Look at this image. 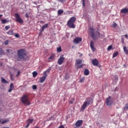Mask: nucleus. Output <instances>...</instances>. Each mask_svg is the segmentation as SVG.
<instances>
[{
	"label": "nucleus",
	"instance_id": "de8ad7c7",
	"mask_svg": "<svg viewBox=\"0 0 128 128\" xmlns=\"http://www.w3.org/2000/svg\"><path fill=\"white\" fill-rule=\"evenodd\" d=\"M30 124L28 122L27 124V125L26 126V128H28V126H30Z\"/></svg>",
	"mask_w": 128,
	"mask_h": 128
},
{
	"label": "nucleus",
	"instance_id": "72a5a7b5",
	"mask_svg": "<svg viewBox=\"0 0 128 128\" xmlns=\"http://www.w3.org/2000/svg\"><path fill=\"white\" fill-rule=\"evenodd\" d=\"M84 82V78H82L80 80V82Z\"/></svg>",
	"mask_w": 128,
	"mask_h": 128
},
{
	"label": "nucleus",
	"instance_id": "09e8293b",
	"mask_svg": "<svg viewBox=\"0 0 128 128\" xmlns=\"http://www.w3.org/2000/svg\"><path fill=\"white\" fill-rule=\"evenodd\" d=\"M122 44H124V38H122Z\"/></svg>",
	"mask_w": 128,
	"mask_h": 128
},
{
	"label": "nucleus",
	"instance_id": "c85d7f7f",
	"mask_svg": "<svg viewBox=\"0 0 128 128\" xmlns=\"http://www.w3.org/2000/svg\"><path fill=\"white\" fill-rule=\"evenodd\" d=\"M57 52H62V47L59 46L58 48H57Z\"/></svg>",
	"mask_w": 128,
	"mask_h": 128
},
{
	"label": "nucleus",
	"instance_id": "2f4dec72",
	"mask_svg": "<svg viewBox=\"0 0 128 128\" xmlns=\"http://www.w3.org/2000/svg\"><path fill=\"white\" fill-rule=\"evenodd\" d=\"M28 122H30V124H32V122H34V119L28 120Z\"/></svg>",
	"mask_w": 128,
	"mask_h": 128
},
{
	"label": "nucleus",
	"instance_id": "5701e85b",
	"mask_svg": "<svg viewBox=\"0 0 128 128\" xmlns=\"http://www.w3.org/2000/svg\"><path fill=\"white\" fill-rule=\"evenodd\" d=\"M2 24H6V22H8V20L4 19H0Z\"/></svg>",
	"mask_w": 128,
	"mask_h": 128
},
{
	"label": "nucleus",
	"instance_id": "6ab92c4d",
	"mask_svg": "<svg viewBox=\"0 0 128 128\" xmlns=\"http://www.w3.org/2000/svg\"><path fill=\"white\" fill-rule=\"evenodd\" d=\"M1 82L2 84H8V82L6 80V79L2 77L1 78Z\"/></svg>",
	"mask_w": 128,
	"mask_h": 128
},
{
	"label": "nucleus",
	"instance_id": "20e7f679",
	"mask_svg": "<svg viewBox=\"0 0 128 128\" xmlns=\"http://www.w3.org/2000/svg\"><path fill=\"white\" fill-rule=\"evenodd\" d=\"M21 102L23 104H25V106H30V102L28 100V96L26 94L23 95V96L21 98Z\"/></svg>",
	"mask_w": 128,
	"mask_h": 128
},
{
	"label": "nucleus",
	"instance_id": "dca6fc26",
	"mask_svg": "<svg viewBox=\"0 0 128 128\" xmlns=\"http://www.w3.org/2000/svg\"><path fill=\"white\" fill-rule=\"evenodd\" d=\"M46 79V77L42 76V77L40 78V84H42V82H44V81Z\"/></svg>",
	"mask_w": 128,
	"mask_h": 128
},
{
	"label": "nucleus",
	"instance_id": "4be33fe9",
	"mask_svg": "<svg viewBox=\"0 0 128 128\" xmlns=\"http://www.w3.org/2000/svg\"><path fill=\"white\" fill-rule=\"evenodd\" d=\"M63 12H64L63 10H58V16H60V14H63Z\"/></svg>",
	"mask_w": 128,
	"mask_h": 128
},
{
	"label": "nucleus",
	"instance_id": "6e6552de",
	"mask_svg": "<svg viewBox=\"0 0 128 128\" xmlns=\"http://www.w3.org/2000/svg\"><path fill=\"white\" fill-rule=\"evenodd\" d=\"M56 58L54 57V54H52L49 58H48L47 62H54Z\"/></svg>",
	"mask_w": 128,
	"mask_h": 128
},
{
	"label": "nucleus",
	"instance_id": "2eb2a0df",
	"mask_svg": "<svg viewBox=\"0 0 128 128\" xmlns=\"http://www.w3.org/2000/svg\"><path fill=\"white\" fill-rule=\"evenodd\" d=\"M92 64L93 66H98V61L96 59L93 60H92Z\"/></svg>",
	"mask_w": 128,
	"mask_h": 128
},
{
	"label": "nucleus",
	"instance_id": "37998d69",
	"mask_svg": "<svg viewBox=\"0 0 128 128\" xmlns=\"http://www.w3.org/2000/svg\"><path fill=\"white\" fill-rule=\"evenodd\" d=\"M20 74V71L18 70L17 72V74L16 75V76H19Z\"/></svg>",
	"mask_w": 128,
	"mask_h": 128
},
{
	"label": "nucleus",
	"instance_id": "ea45409f",
	"mask_svg": "<svg viewBox=\"0 0 128 128\" xmlns=\"http://www.w3.org/2000/svg\"><path fill=\"white\" fill-rule=\"evenodd\" d=\"M14 36L15 38H20V35H18V34H14Z\"/></svg>",
	"mask_w": 128,
	"mask_h": 128
},
{
	"label": "nucleus",
	"instance_id": "f704fd0d",
	"mask_svg": "<svg viewBox=\"0 0 128 128\" xmlns=\"http://www.w3.org/2000/svg\"><path fill=\"white\" fill-rule=\"evenodd\" d=\"M4 44H5V46H8V40H6L4 42Z\"/></svg>",
	"mask_w": 128,
	"mask_h": 128
},
{
	"label": "nucleus",
	"instance_id": "13d9d810",
	"mask_svg": "<svg viewBox=\"0 0 128 128\" xmlns=\"http://www.w3.org/2000/svg\"><path fill=\"white\" fill-rule=\"evenodd\" d=\"M80 56H82V54H81Z\"/></svg>",
	"mask_w": 128,
	"mask_h": 128
},
{
	"label": "nucleus",
	"instance_id": "f3484780",
	"mask_svg": "<svg viewBox=\"0 0 128 128\" xmlns=\"http://www.w3.org/2000/svg\"><path fill=\"white\" fill-rule=\"evenodd\" d=\"M123 50H124V52L126 54H128V48L126 46H124L123 47Z\"/></svg>",
	"mask_w": 128,
	"mask_h": 128
},
{
	"label": "nucleus",
	"instance_id": "412c9836",
	"mask_svg": "<svg viewBox=\"0 0 128 128\" xmlns=\"http://www.w3.org/2000/svg\"><path fill=\"white\" fill-rule=\"evenodd\" d=\"M7 34L10 36H12V34H14V31L12 30H10L8 32H7Z\"/></svg>",
	"mask_w": 128,
	"mask_h": 128
},
{
	"label": "nucleus",
	"instance_id": "864d4df0",
	"mask_svg": "<svg viewBox=\"0 0 128 128\" xmlns=\"http://www.w3.org/2000/svg\"><path fill=\"white\" fill-rule=\"evenodd\" d=\"M2 16V14H0V20H2V18H0Z\"/></svg>",
	"mask_w": 128,
	"mask_h": 128
},
{
	"label": "nucleus",
	"instance_id": "393cba45",
	"mask_svg": "<svg viewBox=\"0 0 128 128\" xmlns=\"http://www.w3.org/2000/svg\"><path fill=\"white\" fill-rule=\"evenodd\" d=\"M118 52H116L115 53H114L112 56L113 58H116V56H118Z\"/></svg>",
	"mask_w": 128,
	"mask_h": 128
},
{
	"label": "nucleus",
	"instance_id": "603ef678",
	"mask_svg": "<svg viewBox=\"0 0 128 128\" xmlns=\"http://www.w3.org/2000/svg\"><path fill=\"white\" fill-rule=\"evenodd\" d=\"M65 78H66V80H68V75L66 76Z\"/></svg>",
	"mask_w": 128,
	"mask_h": 128
},
{
	"label": "nucleus",
	"instance_id": "0eeeda50",
	"mask_svg": "<svg viewBox=\"0 0 128 128\" xmlns=\"http://www.w3.org/2000/svg\"><path fill=\"white\" fill-rule=\"evenodd\" d=\"M15 18L16 22H17L21 24H24V20H22V19L20 18V14H15Z\"/></svg>",
	"mask_w": 128,
	"mask_h": 128
},
{
	"label": "nucleus",
	"instance_id": "7ed1b4c3",
	"mask_svg": "<svg viewBox=\"0 0 128 128\" xmlns=\"http://www.w3.org/2000/svg\"><path fill=\"white\" fill-rule=\"evenodd\" d=\"M76 17L71 18L67 23L68 28H74L76 26H74V24L76 22Z\"/></svg>",
	"mask_w": 128,
	"mask_h": 128
},
{
	"label": "nucleus",
	"instance_id": "c9c22d12",
	"mask_svg": "<svg viewBox=\"0 0 128 128\" xmlns=\"http://www.w3.org/2000/svg\"><path fill=\"white\" fill-rule=\"evenodd\" d=\"M14 84L11 83L10 84V88H12L14 90Z\"/></svg>",
	"mask_w": 128,
	"mask_h": 128
},
{
	"label": "nucleus",
	"instance_id": "4c0bfd02",
	"mask_svg": "<svg viewBox=\"0 0 128 128\" xmlns=\"http://www.w3.org/2000/svg\"><path fill=\"white\" fill-rule=\"evenodd\" d=\"M112 48V46H110L108 48V50H110Z\"/></svg>",
	"mask_w": 128,
	"mask_h": 128
},
{
	"label": "nucleus",
	"instance_id": "052dcab7",
	"mask_svg": "<svg viewBox=\"0 0 128 128\" xmlns=\"http://www.w3.org/2000/svg\"><path fill=\"white\" fill-rule=\"evenodd\" d=\"M2 122V120H0V122Z\"/></svg>",
	"mask_w": 128,
	"mask_h": 128
},
{
	"label": "nucleus",
	"instance_id": "6e6d98bb",
	"mask_svg": "<svg viewBox=\"0 0 128 128\" xmlns=\"http://www.w3.org/2000/svg\"><path fill=\"white\" fill-rule=\"evenodd\" d=\"M71 102V104H72V102Z\"/></svg>",
	"mask_w": 128,
	"mask_h": 128
},
{
	"label": "nucleus",
	"instance_id": "8fccbe9b",
	"mask_svg": "<svg viewBox=\"0 0 128 128\" xmlns=\"http://www.w3.org/2000/svg\"><path fill=\"white\" fill-rule=\"evenodd\" d=\"M124 37H125L126 38L128 39V34H125V35H124Z\"/></svg>",
	"mask_w": 128,
	"mask_h": 128
},
{
	"label": "nucleus",
	"instance_id": "b1692460",
	"mask_svg": "<svg viewBox=\"0 0 128 128\" xmlns=\"http://www.w3.org/2000/svg\"><path fill=\"white\" fill-rule=\"evenodd\" d=\"M76 63L77 64H80L82 63V60H76Z\"/></svg>",
	"mask_w": 128,
	"mask_h": 128
},
{
	"label": "nucleus",
	"instance_id": "c756f323",
	"mask_svg": "<svg viewBox=\"0 0 128 128\" xmlns=\"http://www.w3.org/2000/svg\"><path fill=\"white\" fill-rule=\"evenodd\" d=\"M32 74H33L34 78H36V76H38V72H32Z\"/></svg>",
	"mask_w": 128,
	"mask_h": 128
},
{
	"label": "nucleus",
	"instance_id": "a19ab883",
	"mask_svg": "<svg viewBox=\"0 0 128 128\" xmlns=\"http://www.w3.org/2000/svg\"><path fill=\"white\" fill-rule=\"evenodd\" d=\"M32 88L33 90H36V88H37V87L36 85H33Z\"/></svg>",
	"mask_w": 128,
	"mask_h": 128
},
{
	"label": "nucleus",
	"instance_id": "f257e3e1",
	"mask_svg": "<svg viewBox=\"0 0 128 128\" xmlns=\"http://www.w3.org/2000/svg\"><path fill=\"white\" fill-rule=\"evenodd\" d=\"M90 104H92V98H86L84 102L82 105L81 106L80 110L81 112H83L84 110Z\"/></svg>",
	"mask_w": 128,
	"mask_h": 128
},
{
	"label": "nucleus",
	"instance_id": "79ce46f5",
	"mask_svg": "<svg viewBox=\"0 0 128 128\" xmlns=\"http://www.w3.org/2000/svg\"><path fill=\"white\" fill-rule=\"evenodd\" d=\"M10 26H6L5 27L6 30H10Z\"/></svg>",
	"mask_w": 128,
	"mask_h": 128
},
{
	"label": "nucleus",
	"instance_id": "49530a36",
	"mask_svg": "<svg viewBox=\"0 0 128 128\" xmlns=\"http://www.w3.org/2000/svg\"><path fill=\"white\" fill-rule=\"evenodd\" d=\"M78 68H82V65H79L77 66Z\"/></svg>",
	"mask_w": 128,
	"mask_h": 128
},
{
	"label": "nucleus",
	"instance_id": "9b49d317",
	"mask_svg": "<svg viewBox=\"0 0 128 128\" xmlns=\"http://www.w3.org/2000/svg\"><path fill=\"white\" fill-rule=\"evenodd\" d=\"M82 120H78L76 122L75 126L76 128H79V126H80L82 124Z\"/></svg>",
	"mask_w": 128,
	"mask_h": 128
},
{
	"label": "nucleus",
	"instance_id": "a878e982",
	"mask_svg": "<svg viewBox=\"0 0 128 128\" xmlns=\"http://www.w3.org/2000/svg\"><path fill=\"white\" fill-rule=\"evenodd\" d=\"M117 26H118V24H116V23L114 22L112 26V28H116Z\"/></svg>",
	"mask_w": 128,
	"mask_h": 128
},
{
	"label": "nucleus",
	"instance_id": "bb28decb",
	"mask_svg": "<svg viewBox=\"0 0 128 128\" xmlns=\"http://www.w3.org/2000/svg\"><path fill=\"white\" fill-rule=\"evenodd\" d=\"M9 122V120H3V121L1 122V124H6V122Z\"/></svg>",
	"mask_w": 128,
	"mask_h": 128
},
{
	"label": "nucleus",
	"instance_id": "1a4fd4ad",
	"mask_svg": "<svg viewBox=\"0 0 128 128\" xmlns=\"http://www.w3.org/2000/svg\"><path fill=\"white\" fill-rule=\"evenodd\" d=\"M66 58L64 57V56H60L59 59L58 60V64L59 66L62 65V64H64V62Z\"/></svg>",
	"mask_w": 128,
	"mask_h": 128
},
{
	"label": "nucleus",
	"instance_id": "423d86ee",
	"mask_svg": "<svg viewBox=\"0 0 128 128\" xmlns=\"http://www.w3.org/2000/svg\"><path fill=\"white\" fill-rule=\"evenodd\" d=\"M112 102H114V100H112V96H109L106 99V104L108 106H112Z\"/></svg>",
	"mask_w": 128,
	"mask_h": 128
},
{
	"label": "nucleus",
	"instance_id": "473e14b6",
	"mask_svg": "<svg viewBox=\"0 0 128 128\" xmlns=\"http://www.w3.org/2000/svg\"><path fill=\"white\" fill-rule=\"evenodd\" d=\"M44 76H44V78H46V76H48V73L46 72H44Z\"/></svg>",
	"mask_w": 128,
	"mask_h": 128
},
{
	"label": "nucleus",
	"instance_id": "f03ea898",
	"mask_svg": "<svg viewBox=\"0 0 128 128\" xmlns=\"http://www.w3.org/2000/svg\"><path fill=\"white\" fill-rule=\"evenodd\" d=\"M90 34L94 40H98V38L100 36V32L98 31L94 32V28H90Z\"/></svg>",
	"mask_w": 128,
	"mask_h": 128
},
{
	"label": "nucleus",
	"instance_id": "7c9ffc66",
	"mask_svg": "<svg viewBox=\"0 0 128 128\" xmlns=\"http://www.w3.org/2000/svg\"><path fill=\"white\" fill-rule=\"evenodd\" d=\"M50 70H52V68H49L46 70L45 72H46L47 74H50Z\"/></svg>",
	"mask_w": 128,
	"mask_h": 128
},
{
	"label": "nucleus",
	"instance_id": "cd10ccee",
	"mask_svg": "<svg viewBox=\"0 0 128 128\" xmlns=\"http://www.w3.org/2000/svg\"><path fill=\"white\" fill-rule=\"evenodd\" d=\"M86 0H82V6H84V7L86 6Z\"/></svg>",
	"mask_w": 128,
	"mask_h": 128
},
{
	"label": "nucleus",
	"instance_id": "3c124183",
	"mask_svg": "<svg viewBox=\"0 0 128 128\" xmlns=\"http://www.w3.org/2000/svg\"><path fill=\"white\" fill-rule=\"evenodd\" d=\"M26 18H28L29 16H28V13H26Z\"/></svg>",
	"mask_w": 128,
	"mask_h": 128
},
{
	"label": "nucleus",
	"instance_id": "ddd939ff",
	"mask_svg": "<svg viewBox=\"0 0 128 128\" xmlns=\"http://www.w3.org/2000/svg\"><path fill=\"white\" fill-rule=\"evenodd\" d=\"M128 12V8H124L120 10L121 14H126Z\"/></svg>",
	"mask_w": 128,
	"mask_h": 128
},
{
	"label": "nucleus",
	"instance_id": "58836bf2",
	"mask_svg": "<svg viewBox=\"0 0 128 128\" xmlns=\"http://www.w3.org/2000/svg\"><path fill=\"white\" fill-rule=\"evenodd\" d=\"M14 75L12 74H10V78L12 80H14Z\"/></svg>",
	"mask_w": 128,
	"mask_h": 128
},
{
	"label": "nucleus",
	"instance_id": "4468645a",
	"mask_svg": "<svg viewBox=\"0 0 128 128\" xmlns=\"http://www.w3.org/2000/svg\"><path fill=\"white\" fill-rule=\"evenodd\" d=\"M48 24H45L44 26H43L42 27L40 32H44V28H48Z\"/></svg>",
	"mask_w": 128,
	"mask_h": 128
},
{
	"label": "nucleus",
	"instance_id": "39448f33",
	"mask_svg": "<svg viewBox=\"0 0 128 128\" xmlns=\"http://www.w3.org/2000/svg\"><path fill=\"white\" fill-rule=\"evenodd\" d=\"M17 54L19 58H21L22 60H24V56H26V50L22 49L18 50Z\"/></svg>",
	"mask_w": 128,
	"mask_h": 128
},
{
	"label": "nucleus",
	"instance_id": "aec40b11",
	"mask_svg": "<svg viewBox=\"0 0 128 128\" xmlns=\"http://www.w3.org/2000/svg\"><path fill=\"white\" fill-rule=\"evenodd\" d=\"M4 54V50L2 48H0V58H2Z\"/></svg>",
	"mask_w": 128,
	"mask_h": 128
},
{
	"label": "nucleus",
	"instance_id": "bf43d9fd",
	"mask_svg": "<svg viewBox=\"0 0 128 128\" xmlns=\"http://www.w3.org/2000/svg\"><path fill=\"white\" fill-rule=\"evenodd\" d=\"M80 56H82V54H81Z\"/></svg>",
	"mask_w": 128,
	"mask_h": 128
},
{
	"label": "nucleus",
	"instance_id": "9d476101",
	"mask_svg": "<svg viewBox=\"0 0 128 128\" xmlns=\"http://www.w3.org/2000/svg\"><path fill=\"white\" fill-rule=\"evenodd\" d=\"M82 39L80 37L76 38L74 40V43L76 44H78L79 42H82Z\"/></svg>",
	"mask_w": 128,
	"mask_h": 128
},
{
	"label": "nucleus",
	"instance_id": "a18cd8bd",
	"mask_svg": "<svg viewBox=\"0 0 128 128\" xmlns=\"http://www.w3.org/2000/svg\"><path fill=\"white\" fill-rule=\"evenodd\" d=\"M12 88H10V89L8 90V92H11L12 90Z\"/></svg>",
	"mask_w": 128,
	"mask_h": 128
},
{
	"label": "nucleus",
	"instance_id": "f8f14e48",
	"mask_svg": "<svg viewBox=\"0 0 128 128\" xmlns=\"http://www.w3.org/2000/svg\"><path fill=\"white\" fill-rule=\"evenodd\" d=\"M94 42L93 41L90 42V47L92 52H96V48H94Z\"/></svg>",
	"mask_w": 128,
	"mask_h": 128
},
{
	"label": "nucleus",
	"instance_id": "4d7b16f0",
	"mask_svg": "<svg viewBox=\"0 0 128 128\" xmlns=\"http://www.w3.org/2000/svg\"><path fill=\"white\" fill-rule=\"evenodd\" d=\"M8 50H7V52H8Z\"/></svg>",
	"mask_w": 128,
	"mask_h": 128
},
{
	"label": "nucleus",
	"instance_id": "5fc2aeb1",
	"mask_svg": "<svg viewBox=\"0 0 128 128\" xmlns=\"http://www.w3.org/2000/svg\"><path fill=\"white\" fill-rule=\"evenodd\" d=\"M116 80H118V78H116Z\"/></svg>",
	"mask_w": 128,
	"mask_h": 128
},
{
	"label": "nucleus",
	"instance_id": "a211bd4d",
	"mask_svg": "<svg viewBox=\"0 0 128 128\" xmlns=\"http://www.w3.org/2000/svg\"><path fill=\"white\" fill-rule=\"evenodd\" d=\"M84 74L85 76H88L90 74V71L88 69H85L84 70Z\"/></svg>",
	"mask_w": 128,
	"mask_h": 128
},
{
	"label": "nucleus",
	"instance_id": "c03bdc74",
	"mask_svg": "<svg viewBox=\"0 0 128 128\" xmlns=\"http://www.w3.org/2000/svg\"><path fill=\"white\" fill-rule=\"evenodd\" d=\"M58 2H60L64 3V2H66V0H58Z\"/></svg>",
	"mask_w": 128,
	"mask_h": 128
},
{
	"label": "nucleus",
	"instance_id": "e433bc0d",
	"mask_svg": "<svg viewBox=\"0 0 128 128\" xmlns=\"http://www.w3.org/2000/svg\"><path fill=\"white\" fill-rule=\"evenodd\" d=\"M124 110H128V103H127L124 107Z\"/></svg>",
	"mask_w": 128,
	"mask_h": 128
}]
</instances>
